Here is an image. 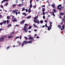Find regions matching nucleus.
Here are the masks:
<instances>
[{
	"label": "nucleus",
	"mask_w": 65,
	"mask_h": 65,
	"mask_svg": "<svg viewBox=\"0 0 65 65\" xmlns=\"http://www.w3.org/2000/svg\"><path fill=\"white\" fill-rule=\"evenodd\" d=\"M18 11V10H15L13 11L12 12L13 14H15V13L16 15H18V14H20V12H19L18 13V12L17 11Z\"/></svg>",
	"instance_id": "nucleus-1"
},
{
	"label": "nucleus",
	"mask_w": 65,
	"mask_h": 65,
	"mask_svg": "<svg viewBox=\"0 0 65 65\" xmlns=\"http://www.w3.org/2000/svg\"><path fill=\"white\" fill-rule=\"evenodd\" d=\"M24 43L25 44H27V43H28V41H24L22 43V46H24Z\"/></svg>",
	"instance_id": "nucleus-2"
},
{
	"label": "nucleus",
	"mask_w": 65,
	"mask_h": 65,
	"mask_svg": "<svg viewBox=\"0 0 65 65\" xmlns=\"http://www.w3.org/2000/svg\"><path fill=\"white\" fill-rule=\"evenodd\" d=\"M57 7L58 9L60 10H61V9L62 8V7L61 5H59L58 6H57Z\"/></svg>",
	"instance_id": "nucleus-3"
},
{
	"label": "nucleus",
	"mask_w": 65,
	"mask_h": 65,
	"mask_svg": "<svg viewBox=\"0 0 65 65\" xmlns=\"http://www.w3.org/2000/svg\"><path fill=\"white\" fill-rule=\"evenodd\" d=\"M38 21H35V20H34V22L35 23H38V24H39V20H38V19H37Z\"/></svg>",
	"instance_id": "nucleus-4"
},
{
	"label": "nucleus",
	"mask_w": 65,
	"mask_h": 65,
	"mask_svg": "<svg viewBox=\"0 0 65 65\" xmlns=\"http://www.w3.org/2000/svg\"><path fill=\"white\" fill-rule=\"evenodd\" d=\"M4 39V37H2L0 39V41H2Z\"/></svg>",
	"instance_id": "nucleus-5"
},
{
	"label": "nucleus",
	"mask_w": 65,
	"mask_h": 65,
	"mask_svg": "<svg viewBox=\"0 0 65 65\" xmlns=\"http://www.w3.org/2000/svg\"><path fill=\"white\" fill-rule=\"evenodd\" d=\"M17 19V18H14L12 19V20L13 22H17V20L15 19Z\"/></svg>",
	"instance_id": "nucleus-6"
},
{
	"label": "nucleus",
	"mask_w": 65,
	"mask_h": 65,
	"mask_svg": "<svg viewBox=\"0 0 65 65\" xmlns=\"http://www.w3.org/2000/svg\"><path fill=\"white\" fill-rule=\"evenodd\" d=\"M27 26H25L24 27V28L23 29L24 31H25V30H27Z\"/></svg>",
	"instance_id": "nucleus-7"
},
{
	"label": "nucleus",
	"mask_w": 65,
	"mask_h": 65,
	"mask_svg": "<svg viewBox=\"0 0 65 65\" xmlns=\"http://www.w3.org/2000/svg\"><path fill=\"white\" fill-rule=\"evenodd\" d=\"M25 22V21L24 20H23L21 22H20V24H23Z\"/></svg>",
	"instance_id": "nucleus-8"
},
{
	"label": "nucleus",
	"mask_w": 65,
	"mask_h": 65,
	"mask_svg": "<svg viewBox=\"0 0 65 65\" xmlns=\"http://www.w3.org/2000/svg\"><path fill=\"white\" fill-rule=\"evenodd\" d=\"M29 39L30 40H33L34 39V38L32 37H31L29 38Z\"/></svg>",
	"instance_id": "nucleus-9"
},
{
	"label": "nucleus",
	"mask_w": 65,
	"mask_h": 65,
	"mask_svg": "<svg viewBox=\"0 0 65 65\" xmlns=\"http://www.w3.org/2000/svg\"><path fill=\"white\" fill-rule=\"evenodd\" d=\"M65 27V26H61V27H62V28L61 29V30H64V27Z\"/></svg>",
	"instance_id": "nucleus-10"
},
{
	"label": "nucleus",
	"mask_w": 65,
	"mask_h": 65,
	"mask_svg": "<svg viewBox=\"0 0 65 65\" xmlns=\"http://www.w3.org/2000/svg\"><path fill=\"white\" fill-rule=\"evenodd\" d=\"M52 7H53V8H55V4H53L52 5Z\"/></svg>",
	"instance_id": "nucleus-11"
},
{
	"label": "nucleus",
	"mask_w": 65,
	"mask_h": 65,
	"mask_svg": "<svg viewBox=\"0 0 65 65\" xmlns=\"http://www.w3.org/2000/svg\"><path fill=\"white\" fill-rule=\"evenodd\" d=\"M37 18H38V16H37L34 18V19L36 21H37Z\"/></svg>",
	"instance_id": "nucleus-12"
},
{
	"label": "nucleus",
	"mask_w": 65,
	"mask_h": 65,
	"mask_svg": "<svg viewBox=\"0 0 65 65\" xmlns=\"http://www.w3.org/2000/svg\"><path fill=\"white\" fill-rule=\"evenodd\" d=\"M31 18V16H28L26 18L27 19H30V18Z\"/></svg>",
	"instance_id": "nucleus-13"
},
{
	"label": "nucleus",
	"mask_w": 65,
	"mask_h": 65,
	"mask_svg": "<svg viewBox=\"0 0 65 65\" xmlns=\"http://www.w3.org/2000/svg\"><path fill=\"white\" fill-rule=\"evenodd\" d=\"M47 29L48 30H50V29H51V27H47Z\"/></svg>",
	"instance_id": "nucleus-14"
},
{
	"label": "nucleus",
	"mask_w": 65,
	"mask_h": 65,
	"mask_svg": "<svg viewBox=\"0 0 65 65\" xmlns=\"http://www.w3.org/2000/svg\"><path fill=\"white\" fill-rule=\"evenodd\" d=\"M57 27L59 28H60V29H61V26L60 25H58V26H57Z\"/></svg>",
	"instance_id": "nucleus-15"
},
{
	"label": "nucleus",
	"mask_w": 65,
	"mask_h": 65,
	"mask_svg": "<svg viewBox=\"0 0 65 65\" xmlns=\"http://www.w3.org/2000/svg\"><path fill=\"white\" fill-rule=\"evenodd\" d=\"M23 15H24L25 16H26L27 15V14L26 13H22Z\"/></svg>",
	"instance_id": "nucleus-16"
},
{
	"label": "nucleus",
	"mask_w": 65,
	"mask_h": 65,
	"mask_svg": "<svg viewBox=\"0 0 65 65\" xmlns=\"http://www.w3.org/2000/svg\"><path fill=\"white\" fill-rule=\"evenodd\" d=\"M35 27V28H36V27H37V25H36L35 24H34L33 25Z\"/></svg>",
	"instance_id": "nucleus-17"
},
{
	"label": "nucleus",
	"mask_w": 65,
	"mask_h": 65,
	"mask_svg": "<svg viewBox=\"0 0 65 65\" xmlns=\"http://www.w3.org/2000/svg\"><path fill=\"white\" fill-rule=\"evenodd\" d=\"M12 37V36H8V38H11Z\"/></svg>",
	"instance_id": "nucleus-18"
},
{
	"label": "nucleus",
	"mask_w": 65,
	"mask_h": 65,
	"mask_svg": "<svg viewBox=\"0 0 65 65\" xmlns=\"http://www.w3.org/2000/svg\"><path fill=\"white\" fill-rule=\"evenodd\" d=\"M30 8H32V5H31V4H30V6H29Z\"/></svg>",
	"instance_id": "nucleus-19"
},
{
	"label": "nucleus",
	"mask_w": 65,
	"mask_h": 65,
	"mask_svg": "<svg viewBox=\"0 0 65 65\" xmlns=\"http://www.w3.org/2000/svg\"><path fill=\"white\" fill-rule=\"evenodd\" d=\"M28 12H29V13H30V12H31V9L29 8V10L28 11Z\"/></svg>",
	"instance_id": "nucleus-20"
},
{
	"label": "nucleus",
	"mask_w": 65,
	"mask_h": 65,
	"mask_svg": "<svg viewBox=\"0 0 65 65\" xmlns=\"http://www.w3.org/2000/svg\"><path fill=\"white\" fill-rule=\"evenodd\" d=\"M60 14L61 15H64V13H61Z\"/></svg>",
	"instance_id": "nucleus-21"
},
{
	"label": "nucleus",
	"mask_w": 65,
	"mask_h": 65,
	"mask_svg": "<svg viewBox=\"0 0 65 65\" xmlns=\"http://www.w3.org/2000/svg\"><path fill=\"white\" fill-rule=\"evenodd\" d=\"M16 6V4H14L12 5L13 7H14Z\"/></svg>",
	"instance_id": "nucleus-22"
},
{
	"label": "nucleus",
	"mask_w": 65,
	"mask_h": 65,
	"mask_svg": "<svg viewBox=\"0 0 65 65\" xmlns=\"http://www.w3.org/2000/svg\"><path fill=\"white\" fill-rule=\"evenodd\" d=\"M7 19L8 20H9V19H10V17H9V16H7Z\"/></svg>",
	"instance_id": "nucleus-23"
},
{
	"label": "nucleus",
	"mask_w": 65,
	"mask_h": 65,
	"mask_svg": "<svg viewBox=\"0 0 65 65\" xmlns=\"http://www.w3.org/2000/svg\"><path fill=\"white\" fill-rule=\"evenodd\" d=\"M42 9L43 11H45V8H42Z\"/></svg>",
	"instance_id": "nucleus-24"
},
{
	"label": "nucleus",
	"mask_w": 65,
	"mask_h": 65,
	"mask_svg": "<svg viewBox=\"0 0 65 65\" xmlns=\"http://www.w3.org/2000/svg\"><path fill=\"white\" fill-rule=\"evenodd\" d=\"M28 43H32V40L29 41Z\"/></svg>",
	"instance_id": "nucleus-25"
},
{
	"label": "nucleus",
	"mask_w": 65,
	"mask_h": 65,
	"mask_svg": "<svg viewBox=\"0 0 65 65\" xmlns=\"http://www.w3.org/2000/svg\"><path fill=\"white\" fill-rule=\"evenodd\" d=\"M25 10V8H23L22 9V11H24V10Z\"/></svg>",
	"instance_id": "nucleus-26"
},
{
	"label": "nucleus",
	"mask_w": 65,
	"mask_h": 65,
	"mask_svg": "<svg viewBox=\"0 0 65 65\" xmlns=\"http://www.w3.org/2000/svg\"><path fill=\"white\" fill-rule=\"evenodd\" d=\"M20 38V37H16L15 39H17V38Z\"/></svg>",
	"instance_id": "nucleus-27"
},
{
	"label": "nucleus",
	"mask_w": 65,
	"mask_h": 65,
	"mask_svg": "<svg viewBox=\"0 0 65 65\" xmlns=\"http://www.w3.org/2000/svg\"><path fill=\"white\" fill-rule=\"evenodd\" d=\"M31 26H29L28 28V29H30L31 28Z\"/></svg>",
	"instance_id": "nucleus-28"
},
{
	"label": "nucleus",
	"mask_w": 65,
	"mask_h": 65,
	"mask_svg": "<svg viewBox=\"0 0 65 65\" xmlns=\"http://www.w3.org/2000/svg\"><path fill=\"white\" fill-rule=\"evenodd\" d=\"M43 21L41 20L40 21V23H41V24H42V23H43Z\"/></svg>",
	"instance_id": "nucleus-29"
},
{
	"label": "nucleus",
	"mask_w": 65,
	"mask_h": 65,
	"mask_svg": "<svg viewBox=\"0 0 65 65\" xmlns=\"http://www.w3.org/2000/svg\"><path fill=\"white\" fill-rule=\"evenodd\" d=\"M3 22H2L0 23V25H3Z\"/></svg>",
	"instance_id": "nucleus-30"
},
{
	"label": "nucleus",
	"mask_w": 65,
	"mask_h": 65,
	"mask_svg": "<svg viewBox=\"0 0 65 65\" xmlns=\"http://www.w3.org/2000/svg\"><path fill=\"white\" fill-rule=\"evenodd\" d=\"M43 15H45V12H43Z\"/></svg>",
	"instance_id": "nucleus-31"
},
{
	"label": "nucleus",
	"mask_w": 65,
	"mask_h": 65,
	"mask_svg": "<svg viewBox=\"0 0 65 65\" xmlns=\"http://www.w3.org/2000/svg\"><path fill=\"white\" fill-rule=\"evenodd\" d=\"M14 34V32H12L10 34V35H12L13 34Z\"/></svg>",
	"instance_id": "nucleus-32"
},
{
	"label": "nucleus",
	"mask_w": 65,
	"mask_h": 65,
	"mask_svg": "<svg viewBox=\"0 0 65 65\" xmlns=\"http://www.w3.org/2000/svg\"><path fill=\"white\" fill-rule=\"evenodd\" d=\"M53 11L54 12H55L56 11V10H55V9H53Z\"/></svg>",
	"instance_id": "nucleus-33"
},
{
	"label": "nucleus",
	"mask_w": 65,
	"mask_h": 65,
	"mask_svg": "<svg viewBox=\"0 0 65 65\" xmlns=\"http://www.w3.org/2000/svg\"><path fill=\"white\" fill-rule=\"evenodd\" d=\"M8 4L7 3L5 4V5L6 6H7V5H8Z\"/></svg>",
	"instance_id": "nucleus-34"
},
{
	"label": "nucleus",
	"mask_w": 65,
	"mask_h": 65,
	"mask_svg": "<svg viewBox=\"0 0 65 65\" xmlns=\"http://www.w3.org/2000/svg\"><path fill=\"white\" fill-rule=\"evenodd\" d=\"M6 21H4V22H3L4 24H6Z\"/></svg>",
	"instance_id": "nucleus-35"
},
{
	"label": "nucleus",
	"mask_w": 65,
	"mask_h": 65,
	"mask_svg": "<svg viewBox=\"0 0 65 65\" xmlns=\"http://www.w3.org/2000/svg\"><path fill=\"white\" fill-rule=\"evenodd\" d=\"M24 31H25V32H28V30H27V29H26Z\"/></svg>",
	"instance_id": "nucleus-36"
},
{
	"label": "nucleus",
	"mask_w": 65,
	"mask_h": 65,
	"mask_svg": "<svg viewBox=\"0 0 65 65\" xmlns=\"http://www.w3.org/2000/svg\"><path fill=\"white\" fill-rule=\"evenodd\" d=\"M3 1L4 2H5V1H8V0H3Z\"/></svg>",
	"instance_id": "nucleus-37"
},
{
	"label": "nucleus",
	"mask_w": 65,
	"mask_h": 65,
	"mask_svg": "<svg viewBox=\"0 0 65 65\" xmlns=\"http://www.w3.org/2000/svg\"><path fill=\"white\" fill-rule=\"evenodd\" d=\"M53 14V16H54V17H55V14H54V13H52Z\"/></svg>",
	"instance_id": "nucleus-38"
},
{
	"label": "nucleus",
	"mask_w": 65,
	"mask_h": 65,
	"mask_svg": "<svg viewBox=\"0 0 65 65\" xmlns=\"http://www.w3.org/2000/svg\"><path fill=\"white\" fill-rule=\"evenodd\" d=\"M9 26H11V24L9 25L8 26V27H9Z\"/></svg>",
	"instance_id": "nucleus-39"
},
{
	"label": "nucleus",
	"mask_w": 65,
	"mask_h": 65,
	"mask_svg": "<svg viewBox=\"0 0 65 65\" xmlns=\"http://www.w3.org/2000/svg\"><path fill=\"white\" fill-rule=\"evenodd\" d=\"M24 38H25L26 39V40H27L28 39V38H27V37H24Z\"/></svg>",
	"instance_id": "nucleus-40"
},
{
	"label": "nucleus",
	"mask_w": 65,
	"mask_h": 65,
	"mask_svg": "<svg viewBox=\"0 0 65 65\" xmlns=\"http://www.w3.org/2000/svg\"><path fill=\"white\" fill-rule=\"evenodd\" d=\"M9 21L8 20H7V24H8V21Z\"/></svg>",
	"instance_id": "nucleus-41"
},
{
	"label": "nucleus",
	"mask_w": 65,
	"mask_h": 65,
	"mask_svg": "<svg viewBox=\"0 0 65 65\" xmlns=\"http://www.w3.org/2000/svg\"><path fill=\"white\" fill-rule=\"evenodd\" d=\"M45 26H46V27H48V26H47V24H46V23L45 25Z\"/></svg>",
	"instance_id": "nucleus-42"
},
{
	"label": "nucleus",
	"mask_w": 65,
	"mask_h": 65,
	"mask_svg": "<svg viewBox=\"0 0 65 65\" xmlns=\"http://www.w3.org/2000/svg\"><path fill=\"white\" fill-rule=\"evenodd\" d=\"M43 19H45V16H44V15L43 16Z\"/></svg>",
	"instance_id": "nucleus-43"
},
{
	"label": "nucleus",
	"mask_w": 65,
	"mask_h": 65,
	"mask_svg": "<svg viewBox=\"0 0 65 65\" xmlns=\"http://www.w3.org/2000/svg\"><path fill=\"white\" fill-rule=\"evenodd\" d=\"M9 47H10L8 46L6 47V48H7V49H8V48H9Z\"/></svg>",
	"instance_id": "nucleus-44"
},
{
	"label": "nucleus",
	"mask_w": 65,
	"mask_h": 65,
	"mask_svg": "<svg viewBox=\"0 0 65 65\" xmlns=\"http://www.w3.org/2000/svg\"><path fill=\"white\" fill-rule=\"evenodd\" d=\"M50 25H52V22H50Z\"/></svg>",
	"instance_id": "nucleus-45"
},
{
	"label": "nucleus",
	"mask_w": 65,
	"mask_h": 65,
	"mask_svg": "<svg viewBox=\"0 0 65 65\" xmlns=\"http://www.w3.org/2000/svg\"><path fill=\"white\" fill-rule=\"evenodd\" d=\"M36 6H33V7L34 8H36Z\"/></svg>",
	"instance_id": "nucleus-46"
},
{
	"label": "nucleus",
	"mask_w": 65,
	"mask_h": 65,
	"mask_svg": "<svg viewBox=\"0 0 65 65\" xmlns=\"http://www.w3.org/2000/svg\"><path fill=\"white\" fill-rule=\"evenodd\" d=\"M25 11L26 12H28V10H27V9H25Z\"/></svg>",
	"instance_id": "nucleus-47"
},
{
	"label": "nucleus",
	"mask_w": 65,
	"mask_h": 65,
	"mask_svg": "<svg viewBox=\"0 0 65 65\" xmlns=\"http://www.w3.org/2000/svg\"><path fill=\"white\" fill-rule=\"evenodd\" d=\"M30 3L31 4H32V1L31 0H30Z\"/></svg>",
	"instance_id": "nucleus-48"
},
{
	"label": "nucleus",
	"mask_w": 65,
	"mask_h": 65,
	"mask_svg": "<svg viewBox=\"0 0 65 65\" xmlns=\"http://www.w3.org/2000/svg\"><path fill=\"white\" fill-rule=\"evenodd\" d=\"M2 30H3V29L0 28V31H2Z\"/></svg>",
	"instance_id": "nucleus-49"
},
{
	"label": "nucleus",
	"mask_w": 65,
	"mask_h": 65,
	"mask_svg": "<svg viewBox=\"0 0 65 65\" xmlns=\"http://www.w3.org/2000/svg\"><path fill=\"white\" fill-rule=\"evenodd\" d=\"M18 6L21 7V4H20L19 5H18Z\"/></svg>",
	"instance_id": "nucleus-50"
},
{
	"label": "nucleus",
	"mask_w": 65,
	"mask_h": 65,
	"mask_svg": "<svg viewBox=\"0 0 65 65\" xmlns=\"http://www.w3.org/2000/svg\"><path fill=\"white\" fill-rule=\"evenodd\" d=\"M4 1H2V2H1V3H4Z\"/></svg>",
	"instance_id": "nucleus-51"
},
{
	"label": "nucleus",
	"mask_w": 65,
	"mask_h": 65,
	"mask_svg": "<svg viewBox=\"0 0 65 65\" xmlns=\"http://www.w3.org/2000/svg\"><path fill=\"white\" fill-rule=\"evenodd\" d=\"M50 17H51V16H50V15H48V18H50Z\"/></svg>",
	"instance_id": "nucleus-52"
},
{
	"label": "nucleus",
	"mask_w": 65,
	"mask_h": 65,
	"mask_svg": "<svg viewBox=\"0 0 65 65\" xmlns=\"http://www.w3.org/2000/svg\"><path fill=\"white\" fill-rule=\"evenodd\" d=\"M1 8H3V6H2V5H1Z\"/></svg>",
	"instance_id": "nucleus-53"
},
{
	"label": "nucleus",
	"mask_w": 65,
	"mask_h": 65,
	"mask_svg": "<svg viewBox=\"0 0 65 65\" xmlns=\"http://www.w3.org/2000/svg\"><path fill=\"white\" fill-rule=\"evenodd\" d=\"M25 26H28V24H25Z\"/></svg>",
	"instance_id": "nucleus-54"
},
{
	"label": "nucleus",
	"mask_w": 65,
	"mask_h": 65,
	"mask_svg": "<svg viewBox=\"0 0 65 65\" xmlns=\"http://www.w3.org/2000/svg\"><path fill=\"white\" fill-rule=\"evenodd\" d=\"M14 18V16H12V19H13Z\"/></svg>",
	"instance_id": "nucleus-55"
},
{
	"label": "nucleus",
	"mask_w": 65,
	"mask_h": 65,
	"mask_svg": "<svg viewBox=\"0 0 65 65\" xmlns=\"http://www.w3.org/2000/svg\"><path fill=\"white\" fill-rule=\"evenodd\" d=\"M47 20H45V23H46V22H47Z\"/></svg>",
	"instance_id": "nucleus-56"
},
{
	"label": "nucleus",
	"mask_w": 65,
	"mask_h": 65,
	"mask_svg": "<svg viewBox=\"0 0 65 65\" xmlns=\"http://www.w3.org/2000/svg\"><path fill=\"white\" fill-rule=\"evenodd\" d=\"M34 31H35V32H36V31H37V30L36 29H35L34 30Z\"/></svg>",
	"instance_id": "nucleus-57"
},
{
	"label": "nucleus",
	"mask_w": 65,
	"mask_h": 65,
	"mask_svg": "<svg viewBox=\"0 0 65 65\" xmlns=\"http://www.w3.org/2000/svg\"><path fill=\"white\" fill-rule=\"evenodd\" d=\"M37 38H39V37L38 36H37Z\"/></svg>",
	"instance_id": "nucleus-58"
},
{
	"label": "nucleus",
	"mask_w": 65,
	"mask_h": 65,
	"mask_svg": "<svg viewBox=\"0 0 65 65\" xmlns=\"http://www.w3.org/2000/svg\"><path fill=\"white\" fill-rule=\"evenodd\" d=\"M20 39H22V36H20Z\"/></svg>",
	"instance_id": "nucleus-59"
},
{
	"label": "nucleus",
	"mask_w": 65,
	"mask_h": 65,
	"mask_svg": "<svg viewBox=\"0 0 65 65\" xmlns=\"http://www.w3.org/2000/svg\"><path fill=\"white\" fill-rule=\"evenodd\" d=\"M39 9H40H40H41V8H40V7H39Z\"/></svg>",
	"instance_id": "nucleus-60"
},
{
	"label": "nucleus",
	"mask_w": 65,
	"mask_h": 65,
	"mask_svg": "<svg viewBox=\"0 0 65 65\" xmlns=\"http://www.w3.org/2000/svg\"><path fill=\"white\" fill-rule=\"evenodd\" d=\"M17 43H20V41H17Z\"/></svg>",
	"instance_id": "nucleus-61"
},
{
	"label": "nucleus",
	"mask_w": 65,
	"mask_h": 65,
	"mask_svg": "<svg viewBox=\"0 0 65 65\" xmlns=\"http://www.w3.org/2000/svg\"><path fill=\"white\" fill-rule=\"evenodd\" d=\"M42 7H45V5H43L42 6Z\"/></svg>",
	"instance_id": "nucleus-62"
},
{
	"label": "nucleus",
	"mask_w": 65,
	"mask_h": 65,
	"mask_svg": "<svg viewBox=\"0 0 65 65\" xmlns=\"http://www.w3.org/2000/svg\"><path fill=\"white\" fill-rule=\"evenodd\" d=\"M23 4H21V6H23Z\"/></svg>",
	"instance_id": "nucleus-63"
},
{
	"label": "nucleus",
	"mask_w": 65,
	"mask_h": 65,
	"mask_svg": "<svg viewBox=\"0 0 65 65\" xmlns=\"http://www.w3.org/2000/svg\"><path fill=\"white\" fill-rule=\"evenodd\" d=\"M28 32H29V33H31V31H29Z\"/></svg>",
	"instance_id": "nucleus-64"
}]
</instances>
